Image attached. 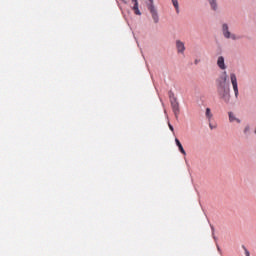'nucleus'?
<instances>
[{
    "label": "nucleus",
    "instance_id": "1",
    "mask_svg": "<svg viewBox=\"0 0 256 256\" xmlns=\"http://www.w3.org/2000/svg\"><path fill=\"white\" fill-rule=\"evenodd\" d=\"M225 83H227V72H224L222 82L220 81L218 84V95L224 103L229 104V101H231V89Z\"/></svg>",
    "mask_w": 256,
    "mask_h": 256
},
{
    "label": "nucleus",
    "instance_id": "2",
    "mask_svg": "<svg viewBox=\"0 0 256 256\" xmlns=\"http://www.w3.org/2000/svg\"><path fill=\"white\" fill-rule=\"evenodd\" d=\"M222 33L226 39L237 40V36L229 31V25L227 24L222 25Z\"/></svg>",
    "mask_w": 256,
    "mask_h": 256
},
{
    "label": "nucleus",
    "instance_id": "3",
    "mask_svg": "<svg viewBox=\"0 0 256 256\" xmlns=\"http://www.w3.org/2000/svg\"><path fill=\"white\" fill-rule=\"evenodd\" d=\"M148 10L150 11V13L152 15V19L154 20V23H159V16L157 15V10L155 9V6L153 5V0H149Z\"/></svg>",
    "mask_w": 256,
    "mask_h": 256
},
{
    "label": "nucleus",
    "instance_id": "4",
    "mask_svg": "<svg viewBox=\"0 0 256 256\" xmlns=\"http://www.w3.org/2000/svg\"><path fill=\"white\" fill-rule=\"evenodd\" d=\"M230 81L233 86V91H234L235 97L238 98L239 97V86L237 84V76L235 75V73L230 74Z\"/></svg>",
    "mask_w": 256,
    "mask_h": 256
},
{
    "label": "nucleus",
    "instance_id": "5",
    "mask_svg": "<svg viewBox=\"0 0 256 256\" xmlns=\"http://www.w3.org/2000/svg\"><path fill=\"white\" fill-rule=\"evenodd\" d=\"M170 103L175 117H179V102H177V100H173Z\"/></svg>",
    "mask_w": 256,
    "mask_h": 256
},
{
    "label": "nucleus",
    "instance_id": "6",
    "mask_svg": "<svg viewBox=\"0 0 256 256\" xmlns=\"http://www.w3.org/2000/svg\"><path fill=\"white\" fill-rule=\"evenodd\" d=\"M176 49L178 53H181V55H183V53H185V43H183V41L181 40H177Z\"/></svg>",
    "mask_w": 256,
    "mask_h": 256
},
{
    "label": "nucleus",
    "instance_id": "7",
    "mask_svg": "<svg viewBox=\"0 0 256 256\" xmlns=\"http://www.w3.org/2000/svg\"><path fill=\"white\" fill-rule=\"evenodd\" d=\"M217 65L222 70L227 69V66L225 65V58L223 56L218 57Z\"/></svg>",
    "mask_w": 256,
    "mask_h": 256
},
{
    "label": "nucleus",
    "instance_id": "8",
    "mask_svg": "<svg viewBox=\"0 0 256 256\" xmlns=\"http://www.w3.org/2000/svg\"><path fill=\"white\" fill-rule=\"evenodd\" d=\"M132 3H134L133 11L135 15H141V11L139 10V2L137 0H132Z\"/></svg>",
    "mask_w": 256,
    "mask_h": 256
},
{
    "label": "nucleus",
    "instance_id": "9",
    "mask_svg": "<svg viewBox=\"0 0 256 256\" xmlns=\"http://www.w3.org/2000/svg\"><path fill=\"white\" fill-rule=\"evenodd\" d=\"M175 143H176L180 153H182V155H187V152H185V149L183 148L181 141H179V139L175 138Z\"/></svg>",
    "mask_w": 256,
    "mask_h": 256
},
{
    "label": "nucleus",
    "instance_id": "10",
    "mask_svg": "<svg viewBox=\"0 0 256 256\" xmlns=\"http://www.w3.org/2000/svg\"><path fill=\"white\" fill-rule=\"evenodd\" d=\"M229 121L230 123H233V121H237L238 123H241V120H239L237 117H235V114L233 112H229Z\"/></svg>",
    "mask_w": 256,
    "mask_h": 256
},
{
    "label": "nucleus",
    "instance_id": "11",
    "mask_svg": "<svg viewBox=\"0 0 256 256\" xmlns=\"http://www.w3.org/2000/svg\"><path fill=\"white\" fill-rule=\"evenodd\" d=\"M209 123H211V119H213V113H211V108H206V113H205Z\"/></svg>",
    "mask_w": 256,
    "mask_h": 256
},
{
    "label": "nucleus",
    "instance_id": "12",
    "mask_svg": "<svg viewBox=\"0 0 256 256\" xmlns=\"http://www.w3.org/2000/svg\"><path fill=\"white\" fill-rule=\"evenodd\" d=\"M213 11H217V0H208Z\"/></svg>",
    "mask_w": 256,
    "mask_h": 256
},
{
    "label": "nucleus",
    "instance_id": "13",
    "mask_svg": "<svg viewBox=\"0 0 256 256\" xmlns=\"http://www.w3.org/2000/svg\"><path fill=\"white\" fill-rule=\"evenodd\" d=\"M168 95H169L170 102L177 101V97H175V93H173V91H169Z\"/></svg>",
    "mask_w": 256,
    "mask_h": 256
},
{
    "label": "nucleus",
    "instance_id": "14",
    "mask_svg": "<svg viewBox=\"0 0 256 256\" xmlns=\"http://www.w3.org/2000/svg\"><path fill=\"white\" fill-rule=\"evenodd\" d=\"M172 3L176 9V13H179V2L177 0H172Z\"/></svg>",
    "mask_w": 256,
    "mask_h": 256
},
{
    "label": "nucleus",
    "instance_id": "15",
    "mask_svg": "<svg viewBox=\"0 0 256 256\" xmlns=\"http://www.w3.org/2000/svg\"><path fill=\"white\" fill-rule=\"evenodd\" d=\"M249 131H251V127L249 125L244 128V135H248Z\"/></svg>",
    "mask_w": 256,
    "mask_h": 256
},
{
    "label": "nucleus",
    "instance_id": "16",
    "mask_svg": "<svg viewBox=\"0 0 256 256\" xmlns=\"http://www.w3.org/2000/svg\"><path fill=\"white\" fill-rule=\"evenodd\" d=\"M242 249H244L246 256H250L249 250H247V248L245 246H242Z\"/></svg>",
    "mask_w": 256,
    "mask_h": 256
},
{
    "label": "nucleus",
    "instance_id": "17",
    "mask_svg": "<svg viewBox=\"0 0 256 256\" xmlns=\"http://www.w3.org/2000/svg\"><path fill=\"white\" fill-rule=\"evenodd\" d=\"M168 127H169L170 131H172V133H173V131H174L173 125H171L170 123H168Z\"/></svg>",
    "mask_w": 256,
    "mask_h": 256
},
{
    "label": "nucleus",
    "instance_id": "18",
    "mask_svg": "<svg viewBox=\"0 0 256 256\" xmlns=\"http://www.w3.org/2000/svg\"><path fill=\"white\" fill-rule=\"evenodd\" d=\"M210 129H215L216 126H213V124L209 123Z\"/></svg>",
    "mask_w": 256,
    "mask_h": 256
}]
</instances>
